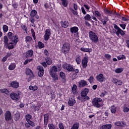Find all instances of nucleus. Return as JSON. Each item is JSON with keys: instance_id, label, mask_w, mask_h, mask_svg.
I'll use <instances>...</instances> for the list:
<instances>
[{"instance_id": "nucleus-1", "label": "nucleus", "mask_w": 129, "mask_h": 129, "mask_svg": "<svg viewBox=\"0 0 129 129\" xmlns=\"http://www.w3.org/2000/svg\"><path fill=\"white\" fill-rule=\"evenodd\" d=\"M89 38L92 43H96L98 42V36L93 31H90L89 32Z\"/></svg>"}, {"instance_id": "nucleus-2", "label": "nucleus", "mask_w": 129, "mask_h": 129, "mask_svg": "<svg viewBox=\"0 0 129 129\" xmlns=\"http://www.w3.org/2000/svg\"><path fill=\"white\" fill-rule=\"evenodd\" d=\"M8 36L9 39H10V42H11L12 44H13V45H17V43L19 42V40H18V36H17V35L14 36L12 32H9Z\"/></svg>"}, {"instance_id": "nucleus-3", "label": "nucleus", "mask_w": 129, "mask_h": 129, "mask_svg": "<svg viewBox=\"0 0 129 129\" xmlns=\"http://www.w3.org/2000/svg\"><path fill=\"white\" fill-rule=\"evenodd\" d=\"M88 92H89V90L87 88H85L83 90L81 93V95L82 96V99L84 101H86V100H89V97L87 96V94H88Z\"/></svg>"}, {"instance_id": "nucleus-4", "label": "nucleus", "mask_w": 129, "mask_h": 129, "mask_svg": "<svg viewBox=\"0 0 129 129\" xmlns=\"http://www.w3.org/2000/svg\"><path fill=\"white\" fill-rule=\"evenodd\" d=\"M61 50L62 53H64L65 54L69 53V51H70V44L68 42H65L63 43Z\"/></svg>"}, {"instance_id": "nucleus-5", "label": "nucleus", "mask_w": 129, "mask_h": 129, "mask_svg": "<svg viewBox=\"0 0 129 129\" xmlns=\"http://www.w3.org/2000/svg\"><path fill=\"white\" fill-rule=\"evenodd\" d=\"M102 101V99L100 98H95L92 101V104L95 107H100V102Z\"/></svg>"}, {"instance_id": "nucleus-6", "label": "nucleus", "mask_w": 129, "mask_h": 129, "mask_svg": "<svg viewBox=\"0 0 129 129\" xmlns=\"http://www.w3.org/2000/svg\"><path fill=\"white\" fill-rule=\"evenodd\" d=\"M114 28L115 29V30H117V31L116 32V34L117 36V37L119 36V34L121 35V36H124V31H123L121 29H120L116 24H114Z\"/></svg>"}, {"instance_id": "nucleus-7", "label": "nucleus", "mask_w": 129, "mask_h": 129, "mask_svg": "<svg viewBox=\"0 0 129 129\" xmlns=\"http://www.w3.org/2000/svg\"><path fill=\"white\" fill-rule=\"evenodd\" d=\"M96 79L100 82V83H102V82H104L106 79L104 77V76L102 74H99L97 75L96 77Z\"/></svg>"}, {"instance_id": "nucleus-8", "label": "nucleus", "mask_w": 129, "mask_h": 129, "mask_svg": "<svg viewBox=\"0 0 129 129\" xmlns=\"http://www.w3.org/2000/svg\"><path fill=\"white\" fill-rule=\"evenodd\" d=\"M63 68L64 69H66L68 70V71H69L70 72H71L72 71H74V69L73 68V67L71 66L70 64H67V63H64L62 65Z\"/></svg>"}, {"instance_id": "nucleus-9", "label": "nucleus", "mask_w": 129, "mask_h": 129, "mask_svg": "<svg viewBox=\"0 0 129 129\" xmlns=\"http://www.w3.org/2000/svg\"><path fill=\"white\" fill-rule=\"evenodd\" d=\"M10 97L13 100H16V101L20 99V96L16 93H12L10 94Z\"/></svg>"}, {"instance_id": "nucleus-10", "label": "nucleus", "mask_w": 129, "mask_h": 129, "mask_svg": "<svg viewBox=\"0 0 129 129\" xmlns=\"http://www.w3.org/2000/svg\"><path fill=\"white\" fill-rule=\"evenodd\" d=\"M5 120L9 121L12 119V113L10 111H7L5 114Z\"/></svg>"}, {"instance_id": "nucleus-11", "label": "nucleus", "mask_w": 129, "mask_h": 129, "mask_svg": "<svg viewBox=\"0 0 129 129\" xmlns=\"http://www.w3.org/2000/svg\"><path fill=\"white\" fill-rule=\"evenodd\" d=\"M37 69L38 70V76L42 77L44 75V68L42 66H38Z\"/></svg>"}, {"instance_id": "nucleus-12", "label": "nucleus", "mask_w": 129, "mask_h": 129, "mask_svg": "<svg viewBox=\"0 0 129 129\" xmlns=\"http://www.w3.org/2000/svg\"><path fill=\"white\" fill-rule=\"evenodd\" d=\"M26 75H28L30 79H33V78H34V74H33V72L30 69H26Z\"/></svg>"}, {"instance_id": "nucleus-13", "label": "nucleus", "mask_w": 129, "mask_h": 129, "mask_svg": "<svg viewBox=\"0 0 129 129\" xmlns=\"http://www.w3.org/2000/svg\"><path fill=\"white\" fill-rule=\"evenodd\" d=\"M82 63L83 68H86V67H87V63H88V57L85 56L82 60Z\"/></svg>"}, {"instance_id": "nucleus-14", "label": "nucleus", "mask_w": 129, "mask_h": 129, "mask_svg": "<svg viewBox=\"0 0 129 129\" xmlns=\"http://www.w3.org/2000/svg\"><path fill=\"white\" fill-rule=\"evenodd\" d=\"M56 72H58V68L55 66H53L50 69L49 74H54Z\"/></svg>"}, {"instance_id": "nucleus-15", "label": "nucleus", "mask_w": 129, "mask_h": 129, "mask_svg": "<svg viewBox=\"0 0 129 129\" xmlns=\"http://www.w3.org/2000/svg\"><path fill=\"white\" fill-rule=\"evenodd\" d=\"M10 85L13 88H19V86H20V84L19 83V82H18L17 81H12L10 83Z\"/></svg>"}, {"instance_id": "nucleus-16", "label": "nucleus", "mask_w": 129, "mask_h": 129, "mask_svg": "<svg viewBox=\"0 0 129 129\" xmlns=\"http://www.w3.org/2000/svg\"><path fill=\"white\" fill-rule=\"evenodd\" d=\"M34 55V51L32 50H30L27 51L25 53V57L26 58H29L30 57H32Z\"/></svg>"}, {"instance_id": "nucleus-17", "label": "nucleus", "mask_w": 129, "mask_h": 129, "mask_svg": "<svg viewBox=\"0 0 129 129\" xmlns=\"http://www.w3.org/2000/svg\"><path fill=\"white\" fill-rule=\"evenodd\" d=\"M86 85H88V84H87V82L85 80H81L79 82V87H84V86H86Z\"/></svg>"}, {"instance_id": "nucleus-18", "label": "nucleus", "mask_w": 129, "mask_h": 129, "mask_svg": "<svg viewBox=\"0 0 129 129\" xmlns=\"http://www.w3.org/2000/svg\"><path fill=\"white\" fill-rule=\"evenodd\" d=\"M70 106H73L76 103V100L72 98H70L68 102Z\"/></svg>"}, {"instance_id": "nucleus-19", "label": "nucleus", "mask_w": 129, "mask_h": 129, "mask_svg": "<svg viewBox=\"0 0 129 129\" xmlns=\"http://www.w3.org/2000/svg\"><path fill=\"white\" fill-rule=\"evenodd\" d=\"M79 29L78 27L75 26L70 28L71 33L72 34H76V33H78Z\"/></svg>"}, {"instance_id": "nucleus-20", "label": "nucleus", "mask_w": 129, "mask_h": 129, "mask_svg": "<svg viewBox=\"0 0 129 129\" xmlns=\"http://www.w3.org/2000/svg\"><path fill=\"white\" fill-rule=\"evenodd\" d=\"M50 75L51 76L53 82H56L59 79L58 75L56 74H50Z\"/></svg>"}, {"instance_id": "nucleus-21", "label": "nucleus", "mask_w": 129, "mask_h": 129, "mask_svg": "<svg viewBox=\"0 0 129 129\" xmlns=\"http://www.w3.org/2000/svg\"><path fill=\"white\" fill-rule=\"evenodd\" d=\"M60 77L61 78V81L63 83H65L66 82V77L65 76V74L62 72H60L59 73Z\"/></svg>"}, {"instance_id": "nucleus-22", "label": "nucleus", "mask_w": 129, "mask_h": 129, "mask_svg": "<svg viewBox=\"0 0 129 129\" xmlns=\"http://www.w3.org/2000/svg\"><path fill=\"white\" fill-rule=\"evenodd\" d=\"M112 82L116 84V85H122V82L115 78L113 79Z\"/></svg>"}, {"instance_id": "nucleus-23", "label": "nucleus", "mask_w": 129, "mask_h": 129, "mask_svg": "<svg viewBox=\"0 0 129 129\" xmlns=\"http://www.w3.org/2000/svg\"><path fill=\"white\" fill-rule=\"evenodd\" d=\"M60 24L62 28H68V26H69V23L67 21H61Z\"/></svg>"}, {"instance_id": "nucleus-24", "label": "nucleus", "mask_w": 129, "mask_h": 129, "mask_svg": "<svg viewBox=\"0 0 129 129\" xmlns=\"http://www.w3.org/2000/svg\"><path fill=\"white\" fill-rule=\"evenodd\" d=\"M80 50L83 52H88V53L92 52V49H91V48H86L84 47H81L80 48Z\"/></svg>"}, {"instance_id": "nucleus-25", "label": "nucleus", "mask_w": 129, "mask_h": 129, "mask_svg": "<svg viewBox=\"0 0 129 129\" xmlns=\"http://www.w3.org/2000/svg\"><path fill=\"white\" fill-rule=\"evenodd\" d=\"M115 124L117 125V126H125V123L123 122L117 121L115 123Z\"/></svg>"}, {"instance_id": "nucleus-26", "label": "nucleus", "mask_w": 129, "mask_h": 129, "mask_svg": "<svg viewBox=\"0 0 129 129\" xmlns=\"http://www.w3.org/2000/svg\"><path fill=\"white\" fill-rule=\"evenodd\" d=\"M8 69L11 71H13L14 70V69H16V63H12L9 65Z\"/></svg>"}, {"instance_id": "nucleus-27", "label": "nucleus", "mask_w": 129, "mask_h": 129, "mask_svg": "<svg viewBox=\"0 0 129 129\" xmlns=\"http://www.w3.org/2000/svg\"><path fill=\"white\" fill-rule=\"evenodd\" d=\"M61 2V5L64 8L68 7V0H60Z\"/></svg>"}, {"instance_id": "nucleus-28", "label": "nucleus", "mask_w": 129, "mask_h": 129, "mask_svg": "<svg viewBox=\"0 0 129 129\" xmlns=\"http://www.w3.org/2000/svg\"><path fill=\"white\" fill-rule=\"evenodd\" d=\"M110 108L111 113H115L116 112V107L114 105H112Z\"/></svg>"}, {"instance_id": "nucleus-29", "label": "nucleus", "mask_w": 129, "mask_h": 129, "mask_svg": "<svg viewBox=\"0 0 129 129\" xmlns=\"http://www.w3.org/2000/svg\"><path fill=\"white\" fill-rule=\"evenodd\" d=\"M101 21L104 26L106 25V22H108V17H104V18L101 20Z\"/></svg>"}, {"instance_id": "nucleus-30", "label": "nucleus", "mask_w": 129, "mask_h": 129, "mask_svg": "<svg viewBox=\"0 0 129 129\" xmlns=\"http://www.w3.org/2000/svg\"><path fill=\"white\" fill-rule=\"evenodd\" d=\"M46 63L47 64V65H51L52 64V59L50 57H46L45 58Z\"/></svg>"}, {"instance_id": "nucleus-31", "label": "nucleus", "mask_w": 129, "mask_h": 129, "mask_svg": "<svg viewBox=\"0 0 129 129\" xmlns=\"http://www.w3.org/2000/svg\"><path fill=\"white\" fill-rule=\"evenodd\" d=\"M72 91L74 94L76 93V92L77 91V86H76V85H73L72 88Z\"/></svg>"}, {"instance_id": "nucleus-32", "label": "nucleus", "mask_w": 129, "mask_h": 129, "mask_svg": "<svg viewBox=\"0 0 129 129\" xmlns=\"http://www.w3.org/2000/svg\"><path fill=\"white\" fill-rule=\"evenodd\" d=\"M29 89L30 90H33V91H36L38 89V87L37 86H30L29 87Z\"/></svg>"}, {"instance_id": "nucleus-33", "label": "nucleus", "mask_w": 129, "mask_h": 129, "mask_svg": "<svg viewBox=\"0 0 129 129\" xmlns=\"http://www.w3.org/2000/svg\"><path fill=\"white\" fill-rule=\"evenodd\" d=\"M76 62L78 64H80V63H81V57H80V56H77L76 57Z\"/></svg>"}, {"instance_id": "nucleus-34", "label": "nucleus", "mask_w": 129, "mask_h": 129, "mask_svg": "<svg viewBox=\"0 0 129 129\" xmlns=\"http://www.w3.org/2000/svg\"><path fill=\"white\" fill-rule=\"evenodd\" d=\"M79 128V123H74L71 129H78Z\"/></svg>"}, {"instance_id": "nucleus-35", "label": "nucleus", "mask_w": 129, "mask_h": 129, "mask_svg": "<svg viewBox=\"0 0 129 129\" xmlns=\"http://www.w3.org/2000/svg\"><path fill=\"white\" fill-rule=\"evenodd\" d=\"M84 19L85 21H90L91 20V16H90V15L89 14H87L84 16Z\"/></svg>"}, {"instance_id": "nucleus-36", "label": "nucleus", "mask_w": 129, "mask_h": 129, "mask_svg": "<svg viewBox=\"0 0 129 129\" xmlns=\"http://www.w3.org/2000/svg\"><path fill=\"white\" fill-rule=\"evenodd\" d=\"M111 128V124H106L102 126V129H110Z\"/></svg>"}, {"instance_id": "nucleus-37", "label": "nucleus", "mask_w": 129, "mask_h": 129, "mask_svg": "<svg viewBox=\"0 0 129 129\" xmlns=\"http://www.w3.org/2000/svg\"><path fill=\"white\" fill-rule=\"evenodd\" d=\"M36 15H37V11L36 10H32L30 13V16L31 17H35Z\"/></svg>"}, {"instance_id": "nucleus-38", "label": "nucleus", "mask_w": 129, "mask_h": 129, "mask_svg": "<svg viewBox=\"0 0 129 129\" xmlns=\"http://www.w3.org/2000/svg\"><path fill=\"white\" fill-rule=\"evenodd\" d=\"M123 71V68H117L115 70V73H121Z\"/></svg>"}, {"instance_id": "nucleus-39", "label": "nucleus", "mask_w": 129, "mask_h": 129, "mask_svg": "<svg viewBox=\"0 0 129 129\" xmlns=\"http://www.w3.org/2000/svg\"><path fill=\"white\" fill-rule=\"evenodd\" d=\"M3 30L4 33H7V32L9 31V27H8V26H7L6 25H5L3 27Z\"/></svg>"}, {"instance_id": "nucleus-40", "label": "nucleus", "mask_w": 129, "mask_h": 129, "mask_svg": "<svg viewBox=\"0 0 129 129\" xmlns=\"http://www.w3.org/2000/svg\"><path fill=\"white\" fill-rule=\"evenodd\" d=\"M118 60H124L126 58L125 56L124 55H120L117 56Z\"/></svg>"}, {"instance_id": "nucleus-41", "label": "nucleus", "mask_w": 129, "mask_h": 129, "mask_svg": "<svg viewBox=\"0 0 129 129\" xmlns=\"http://www.w3.org/2000/svg\"><path fill=\"white\" fill-rule=\"evenodd\" d=\"M38 47L39 49H42L45 47V45L42 42H38Z\"/></svg>"}, {"instance_id": "nucleus-42", "label": "nucleus", "mask_w": 129, "mask_h": 129, "mask_svg": "<svg viewBox=\"0 0 129 129\" xmlns=\"http://www.w3.org/2000/svg\"><path fill=\"white\" fill-rule=\"evenodd\" d=\"M0 92L5 93L6 94H9V90H8L7 89H0Z\"/></svg>"}, {"instance_id": "nucleus-43", "label": "nucleus", "mask_w": 129, "mask_h": 129, "mask_svg": "<svg viewBox=\"0 0 129 129\" xmlns=\"http://www.w3.org/2000/svg\"><path fill=\"white\" fill-rule=\"evenodd\" d=\"M48 126L49 129H59V128L55 127L53 124H48Z\"/></svg>"}, {"instance_id": "nucleus-44", "label": "nucleus", "mask_w": 129, "mask_h": 129, "mask_svg": "<svg viewBox=\"0 0 129 129\" xmlns=\"http://www.w3.org/2000/svg\"><path fill=\"white\" fill-rule=\"evenodd\" d=\"M104 13L107 15H112V11H109L107 9H104Z\"/></svg>"}, {"instance_id": "nucleus-45", "label": "nucleus", "mask_w": 129, "mask_h": 129, "mask_svg": "<svg viewBox=\"0 0 129 129\" xmlns=\"http://www.w3.org/2000/svg\"><path fill=\"white\" fill-rule=\"evenodd\" d=\"M14 46H16V45L12 43V41H11L9 44L8 45L9 49L11 50V49H14Z\"/></svg>"}, {"instance_id": "nucleus-46", "label": "nucleus", "mask_w": 129, "mask_h": 129, "mask_svg": "<svg viewBox=\"0 0 129 129\" xmlns=\"http://www.w3.org/2000/svg\"><path fill=\"white\" fill-rule=\"evenodd\" d=\"M107 92H106V91H104L101 93L100 96L101 97H104V96H105V95H107Z\"/></svg>"}, {"instance_id": "nucleus-47", "label": "nucleus", "mask_w": 129, "mask_h": 129, "mask_svg": "<svg viewBox=\"0 0 129 129\" xmlns=\"http://www.w3.org/2000/svg\"><path fill=\"white\" fill-rule=\"evenodd\" d=\"M31 118H32V115H30V114H27L26 115V119L27 121V122H28V121H30Z\"/></svg>"}, {"instance_id": "nucleus-48", "label": "nucleus", "mask_w": 129, "mask_h": 129, "mask_svg": "<svg viewBox=\"0 0 129 129\" xmlns=\"http://www.w3.org/2000/svg\"><path fill=\"white\" fill-rule=\"evenodd\" d=\"M45 35L51 36V29H47L45 30Z\"/></svg>"}, {"instance_id": "nucleus-49", "label": "nucleus", "mask_w": 129, "mask_h": 129, "mask_svg": "<svg viewBox=\"0 0 129 129\" xmlns=\"http://www.w3.org/2000/svg\"><path fill=\"white\" fill-rule=\"evenodd\" d=\"M14 119L15 120H19V119H20V114L19 113L15 114L14 116Z\"/></svg>"}, {"instance_id": "nucleus-50", "label": "nucleus", "mask_w": 129, "mask_h": 129, "mask_svg": "<svg viewBox=\"0 0 129 129\" xmlns=\"http://www.w3.org/2000/svg\"><path fill=\"white\" fill-rule=\"evenodd\" d=\"M122 109H123V112H128V111H129V108H128V107H126V106H124L123 107Z\"/></svg>"}, {"instance_id": "nucleus-51", "label": "nucleus", "mask_w": 129, "mask_h": 129, "mask_svg": "<svg viewBox=\"0 0 129 129\" xmlns=\"http://www.w3.org/2000/svg\"><path fill=\"white\" fill-rule=\"evenodd\" d=\"M26 42H31L32 41V37L29 36H27L25 37Z\"/></svg>"}, {"instance_id": "nucleus-52", "label": "nucleus", "mask_w": 129, "mask_h": 129, "mask_svg": "<svg viewBox=\"0 0 129 129\" xmlns=\"http://www.w3.org/2000/svg\"><path fill=\"white\" fill-rule=\"evenodd\" d=\"M94 15H95V17H99L101 16V14H100V12H99L97 11H95Z\"/></svg>"}, {"instance_id": "nucleus-53", "label": "nucleus", "mask_w": 129, "mask_h": 129, "mask_svg": "<svg viewBox=\"0 0 129 129\" xmlns=\"http://www.w3.org/2000/svg\"><path fill=\"white\" fill-rule=\"evenodd\" d=\"M88 80H89L90 83H93L94 82V80H95L94 77H93V76H91L89 78Z\"/></svg>"}, {"instance_id": "nucleus-54", "label": "nucleus", "mask_w": 129, "mask_h": 129, "mask_svg": "<svg viewBox=\"0 0 129 129\" xmlns=\"http://www.w3.org/2000/svg\"><path fill=\"white\" fill-rule=\"evenodd\" d=\"M48 118H49V115L46 114L44 115V122H47L48 121Z\"/></svg>"}, {"instance_id": "nucleus-55", "label": "nucleus", "mask_w": 129, "mask_h": 129, "mask_svg": "<svg viewBox=\"0 0 129 129\" xmlns=\"http://www.w3.org/2000/svg\"><path fill=\"white\" fill-rule=\"evenodd\" d=\"M50 35L44 34V38L45 41H48V40H49V39H50Z\"/></svg>"}, {"instance_id": "nucleus-56", "label": "nucleus", "mask_w": 129, "mask_h": 129, "mask_svg": "<svg viewBox=\"0 0 129 129\" xmlns=\"http://www.w3.org/2000/svg\"><path fill=\"white\" fill-rule=\"evenodd\" d=\"M4 42L5 44H8V42H9V39L8 38V37L4 36Z\"/></svg>"}, {"instance_id": "nucleus-57", "label": "nucleus", "mask_w": 129, "mask_h": 129, "mask_svg": "<svg viewBox=\"0 0 129 129\" xmlns=\"http://www.w3.org/2000/svg\"><path fill=\"white\" fill-rule=\"evenodd\" d=\"M31 33L34 40H36V35H35V31H34L33 29H31Z\"/></svg>"}, {"instance_id": "nucleus-58", "label": "nucleus", "mask_w": 129, "mask_h": 129, "mask_svg": "<svg viewBox=\"0 0 129 129\" xmlns=\"http://www.w3.org/2000/svg\"><path fill=\"white\" fill-rule=\"evenodd\" d=\"M58 127L59 129H64V124H63V123H59L58 124Z\"/></svg>"}, {"instance_id": "nucleus-59", "label": "nucleus", "mask_w": 129, "mask_h": 129, "mask_svg": "<svg viewBox=\"0 0 129 129\" xmlns=\"http://www.w3.org/2000/svg\"><path fill=\"white\" fill-rule=\"evenodd\" d=\"M28 122L29 123V124L31 126H36V124H35V123L32 121H29Z\"/></svg>"}, {"instance_id": "nucleus-60", "label": "nucleus", "mask_w": 129, "mask_h": 129, "mask_svg": "<svg viewBox=\"0 0 129 129\" xmlns=\"http://www.w3.org/2000/svg\"><path fill=\"white\" fill-rule=\"evenodd\" d=\"M105 58H106V59H107V60H109V59H110V58H111V56L108 54H105Z\"/></svg>"}, {"instance_id": "nucleus-61", "label": "nucleus", "mask_w": 129, "mask_h": 129, "mask_svg": "<svg viewBox=\"0 0 129 129\" xmlns=\"http://www.w3.org/2000/svg\"><path fill=\"white\" fill-rule=\"evenodd\" d=\"M119 26L123 29V30H125V27H126L125 24H119Z\"/></svg>"}, {"instance_id": "nucleus-62", "label": "nucleus", "mask_w": 129, "mask_h": 129, "mask_svg": "<svg viewBox=\"0 0 129 129\" xmlns=\"http://www.w3.org/2000/svg\"><path fill=\"white\" fill-rule=\"evenodd\" d=\"M82 13L83 14V15H86V11H85V9H84V8L82 7Z\"/></svg>"}, {"instance_id": "nucleus-63", "label": "nucleus", "mask_w": 129, "mask_h": 129, "mask_svg": "<svg viewBox=\"0 0 129 129\" xmlns=\"http://www.w3.org/2000/svg\"><path fill=\"white\" fill-rule=\"evenodd\" d=\"M21 28L23 30H25V31H27V26H26V25H21Z\"/></svg>"}, {"instance_id": "nucleus-64", "label": "nucleus", "mask_w": 129, "mask_h": 129, "mask_svg": "<svg viewBox=\"0 0 129 129\" xmlns=\"http://www.w3.org/2000/svg\"><path fill=\"white\" fill-rule=\"evenodd\" d=\"M39 109H40V106H37L34 107V110H39Z\"/></svg>"}]
</instances>
